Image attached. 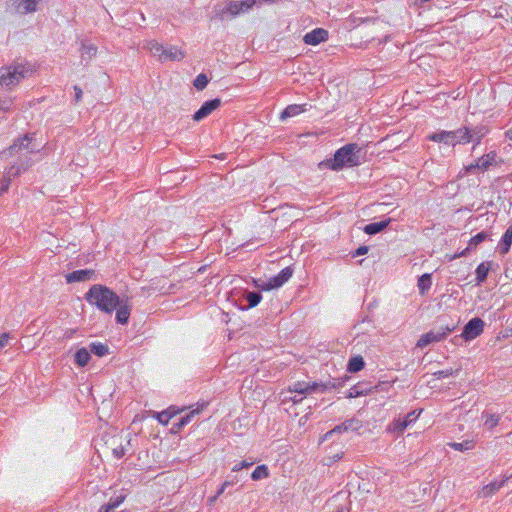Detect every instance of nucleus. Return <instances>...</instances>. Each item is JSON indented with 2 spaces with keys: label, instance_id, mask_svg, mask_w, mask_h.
Here are the masks:
<instances>
[{
  "label": "nucleus",
  "instance_id": "1",
  "mask_svg": "<svg viewBox=\"0 0 512 512\" xmlns=\"http://www.w3.org/2000/svg\"><path fill=\"white\" fill-rule=\"evenodd\" d=\"M361 148L355 144L350 143L342 146L334 153L333 158L326 159L319 163L320 169H330L333 171H340L345 167H355L361 164L359 153Z\"/></svg>",
  "mask_w": 512,
  "mask_h": 512
},
{
  "label": "nucleus",
  "instance_id": "2",
  "mask_svg": "<svg viewBox=\"0 0 512 512\" xmlns=\"http://www.w3.org/2000/svg\"><path fill=\"white\" fill-rule=\"evenodd\" d=\"M84 298L89 304L108 314L117 308L121 300L113 290L101 284L91 286Z\"/></svg>",
  "mask_w": 512,
  "mask_h": 512
},
{
  "label": "nucleus",
  "instance_id": "3",
  "mask_svg": "<svg viewBox=\"0 0 512 512\" xmlns=\"http://www.w3.org/2000/svg\"><path fill=\"white\" fill-rule=\"evenodd\" d=\"M255 0L226 1L213 7L211 20L226 21L250 10Z\"/></svg>",
  "mask_w": 512,
  "mask_h": 512
},
{
  "label": "nucleus",
  "instance_id": "4",
  "mask_svg": "<svg viewBox=\"0 0 512 512\" xmlns=\"http://www.w3.org/2000/svg\"><path fill=\"white\" fill-rule=\"evenodd\" d=\"M428 139L433 142L443 143L448 146L469 143L468 126H462L454 131H439L432 133Z\"/></svg>",
  "mask_w": 512,
  "mask_h": 512
},
{
  "label": "nucleus",
  "instance_id": "5",
  "mask_svg": "<svg viewBox=\"0 0 512 512\" xmlns=\"http://www.w3.org/2000/svg\"><path fill=\"white\" fill-rule=\"evenodd\" d=\"M35 136V133H26L23 136L17 137L13 144L7 148L6 152L11 156L16 155L21 150H26L29 154L39 153L41 148L36 145Z\"/></svg>",
  "mask_w": 512,
  "mask_h": 512
},
{
  "label": "nucleus",
  "instance_id": "6",
  "mask_svg": "<svg viewBox=\"0 0 512 512\" xmlns=\"http://www.w3.org/2000/svg\"><path fill=\"white\" fill-rule=\"evenodd\" d=\"M28 70L22 64L0 68V85L5 87L15 86L24 78Z\"/></svg>",
  "mask_w": 512,
  "mask_h": 512
},
{
  "label": "nucleus",
  "instance_id": "7",
  "mask_svg": "<svg viewBox=\"0 0 512 512\" xmlns=\"http://www.w3.org/2000/svg\"><path fill=\"white\" fill-rule=\"evenodd\" d=\"M457 328L456 324L441 326L436 330H430L427 333L421 335L416 343L417 348H424L431 343L440 342L444 340L450 333Z\"/></svg>",
  "mask_w": 512,
  "mask_h": 512
},
{
  "label": "nucleus",
  "instance_id": "8",
  "mask_svg": "<svg viewBox=\"0 0 512 512\" xmlns=\"http://www.w3.org/2000/svg\"><path fill=\"white\" fill-rule=\"evenodd\" d=\"M485 323L479 318L475 317L469 320L463 328L461 335L455 336L452 341L456 344L460 339L471 341L481 335L484 330Z\"/></svg>",
  "mask_w": 512,
  "mask_h": 512
},
{
  "label": "nucleus",
  "instance_id": "9",
  "mask_svg": "<svg viewBox=\"0 0 512 512\" xmlns=\"http://www.w3.org/2000/svg\"><path fill=\"white\" fill-rule=\"evenodd\" d=\"M362 421L356 417L345 420L343 423L336 425L333 429L325 434V439H330L334 434L347 432H358L362 428Z\"/></svg>",
  "mask_w": 512,
  "mask_h": 512
},
{
  "label": "nucleus",
  "instance_id": "10",
  "mask_svg": "<svg viewBox=\"0 0 512 512\" xmlns=\"http://www.w3.org/2000/svg\"><path fill=\"white\" fill-rule=\"evenodd\" d=\"M293 275V269L291 267H285L276 276L271 277L264 285L261 286L263 290H271L281 287L286 283Z\"/></svg>",
  "mask_w": 512,
  "mask_h": 512
},
{
  "label": "nucleus",
  "instance_id": "11",
  "mask_svg": "<svg viewBox=\"0 0 512 512\" xmlns=\"http://www.w3.org/2000/svg\"><path fill=\"white\" fill-rule=\"evenodd\" d=\"M502 164L504 160L495 151H490L476 160V166L482 171H487L491 167H500Z\"/></svg>",
  "mask_w": 512,
  "mask_h": 512
},
{
  "label": "nucleus",
  "instance_id": "12",
  "mask_svg": "<svg viewBox=\"0 0 512 512\" xmlns=\"http://www.w3.org/2000/svg\"><path fill=\"white\" fill-rule=\"evenodd\" d=\"M221 106V99L214 98L208 101H205L201 107L194 113L193 120L201 121L204 118L208 117L213 111Z\"/></svg>",
  "mask_w": 512,
  "mask_h": 512
},
{
  "label": "nucleus",
  "instance_id": "13",
  "mask_svg": "<svg viewBox=\"0 0 512 512\" xmlns=\"http://www.w3.org/2000/svg\"><path fill=\"white\" fill-rule=\"evenodd\" d=\"M96 277V272L93 269L75 270L65 275L67 283L86 282L95 280Z\"/></svg>",
  "mask_w": 512,
  "mask_h": 512
},
{
  "label": "nucleus",
  "instance_id": "14",
  "mask_svg": "<svg viewBox=\"0 0 512 512\" xmlns=\"http://www.w3.org/2000/svg\"><path fill=\"white\" fill-rule=\"evenodd\" d=\"M319 386H321L319 382L306 383L298 381L289 387V391L304 396L307 394L319 392Z\"/></svg>",
  "mask_w": 512,
  "mask_h": 512
},
{
  "label": "nucleus",
  "instance_id": "15",
  "mask_svg": "<svg viewBox=\"0 0 512 512\" xmlns=\"http://www.w3.org/2000/svg\"><path fill=\"white\" fill-rule=\"evenodd\" d=\"M328 39V31L323 28H316L303 37V41L307 45H318Z\"/></svg>",
  "mask_w": 512,
  "mask_h": 512
},
{
  "label": "nucleus",
  "instance_id": "16",
  "mask_svg": "<svg viewBox=\"0 0 512 512\" xmlns=\"http://www.w3.org/2000/svg\"><path fill=\"white\" fill-rule=\"evenodd\" d=\"M32 164H33V161L30 157H28V156L19 157L18 162L12 164L8 168L7 173L13 177L18 176L22 172L27 171L32 166Z\"/></svg>",
  "mask_w": 512,
  "mask_h": 512
},
{
  "label": "nucleus",
  "instance_id": "17",
  "mask_svg": "<svg viewBox=\"0 0 512 512\" xmlns=\"http://www.w3.org/2000/svg\"><path fill=\"white\" fill-rule=\"evenodd\" d=\"M208 405V403H202L201 405H198L195 409H192L190 412L186 413L184 416H181L177 422L173 423L172 430H180L184 426H186L188 423L191 422L193 417L195 415H198L201 413V411Z\"/></svg>",
  "mask_w": 512,
  "mask_h": 512
},
{
  "label": "nucleus",
  "instance_id": "18",
  "mask_svg": "<svg viewBox=\"0 0 512 512\" xmlns=\"http://www.w3.org/2000/svg\"><path fill=\"white\" fill-rule=\"evenodd\" d=\"M12 6L21 14H28L37 10V5L41 0H11Z\"/></svg>",
  "mask_w": 512,
  "mask_h": 512
},
{
  "label": "nucleus",
  "instance_id": "19",
  "mask_svg": "<svg viewBox=\"0 0 512 512\" xmlns=\"http://www.w3.org/2000/svg\"><path fill=\"white\" fill-rule=\"evenodd\" d=\"M489 129L485 125H477L468 127L469 143L474 142L473 150L476 145L480 144L481 140L488 134Z\"/></svg>",
  "mask_w": 512,
  "mask_h": 512
},
{
  "label": "nucleus",
  "instance_id": "20",
  "mask_svg": "<svg viewBox=\"0 0 512 512\" xmlns=\"http://www.w3.org/2000/svg\"><path fill=\"white\" fill-rule=\"evenodd\" d=\"M373 392V387L370 382H358L357 384L353 385L346 395L347 398H357L359 396L367 395L369 393Z\"/></svg>",
  "mask_w": 512,
  "mask_h": 512
},
{
  "label": "nucleus",
  "instance_id": "21",
  "mask_svg": "<svg viewBox=\"0 0 512 512\" xmlns=\"http://www.w3.org/2000/svg\"><path fill=\"white\" fill-rule=\"evenodd\" d=\"M116 321L119 324H127L131 314V306L128 304V298L121 299L120 304L117 306Z\"/></svg>",
  "mask_w": 512,
  "mask_h": 512
},
{
  "label": "nucleus",
  "instance_id": "22",
  "mask_svg": "<svg viewBox=\"0 0 512 512\" xmlns=\"http://www.w3.org/2000/svg\"><path fill=\"white\" fill-rule=\"evenodd\" d=\"M98 48L93 43L82 41L81 43V61L87 65L97 54Z\"/></svg>",
  "mask_w": 512,
  "mask_h": 512
},
{
  "label": "nucleus",
  "instance_id": "23",
  "mask_svg": "<svg viewBox=\"0 0 512 512\" xmlns=\"http://www.w3.org/2000/svg\"><path fill=\"white\" fill-rule=\"evenodd\" d=\"M145 48H147L154 57H157L159 61L165 62L166 51L165 47L158 43L156 40H150L146 43Z\"/></svg>",
  "mask_w": 512,
  "mask_h": 512
},
{
  "label": "nucleus",
  "instance_id": "24",
  "mask_svg": "<svg viewBox=\"0 0 512 512\" xmlns=\"http://www.w3.org/2000/svg\"><path fill=\"white\" fill-rule=\"evenodd\" d=\"M482 419H484V427L487 430H493L501 420V415L496 413H491L487 410L483 411L481 414Z\"/></svg>",
  "mask_w": 512,
  "mask_h": 512
},
{
  "label": "nucleus",
  "instance_id": "25",
  "mask_svg": "<svg viewBox=\"0 0 512 512\" xmlns=\"http://www.w3.org/2000/svg\"><path fill=\"white\" fill-rule=\"evenodd\" d=\"M307 109H306V104L304 105H298V104H291V105H288L280 114V119L281 120H285L287 118H290V117H294V116H297L303 112H305Z\"/></svg>",
  "mask_w": 512,
  "mask_h": 512
},
{
  "label": "nucleus",
  "instance_id": "26",
  "mask_svg": "<svg viewBox=\"0 0 512 512\" xmlns=\"http://www.w3.org/2000/svg\"><path fill=\"white\" fill-rule=\"evenodd\" d=\"M262 299V295L259 291H245L243 294V300L246 301L247 305L243 309H250L257 306Z\"/></svg>",
  "mask_w": 512,
  "mask_h": 512
},
{
  "label": "nucleus",
  "instance_id": "27",
  "mask_svg": "<svg viewBox=\"0 0 512 512\" xmlns=\"http://www.w3.org/2000/svg\"><path fill=\"white\" fill-rule=\"evenodd\" d=\"M491 266V261H485L478 265L475 271L477 284H481L486 281Z\"/></svg>",
  "mask_w": 512,
  "mask_h": 512
},
{
  "label": "nucleus",
  "instance_id": "28",
  "mask_svg": "<svg viewBox=\"0 0 512 512\" xmlns=\"http://www.w3.org/2000/svg\"><path fill=\"white\" fill-rule=\"evenodd\" d=\"M391 219L369 223L364 227V232L368 235H376L382 232L390 223Z\"/></svg>",
  "mask_w": 512,
  "mask_h": 512
},
{
  "label": "nucleus",
  "instance_id": "29",
  "mask_svg": "<svg viewBox=\"0 0 512 512\" xmlns=\"http://www.w3.org/2000/svg\"><path fill=\"white\" fill-rule=\"evenodd\" d=\"M349 377L348 376H345V378H335L333 380H330L326 383H323V382H320L319 384L321 386H319V392H325L327 390H331V389H338L340 387H343L344 384H345V381L348 380Z\"/></svg>",
  "mask_w": 512,
  "mask_h": 512
},
{
  "label": "nucleus",
  "instance_id": "30",
  "mask_svg": "<svg viewBox=\"0 0 512 512\" xmlns=\"http://www.w3.org/2000/svg\"><path fill=\"white\" fill-rule=\"evenodd\" d=\"M365 366V361L362 356L356 355L349 359L347 364V371L350 373H356L361 371Z\"/></svg>",
  "mask_w": 512,
  "mask_h": 512
},
{
  "label": "nucleus",
  "instance_id": "31",
  "mask_svg": "<svg viewBox=\"0 0 512 512\" xmlns=\"http://www.w3.org/2000/svg\"><path fill=\"white\" fill-rule=\"evenodd\" d=\"M165 50H167L166 55H164L165 61H180L185 57V52L181 49H178L176 46L170 45L168 47H165Z\"/></svg>",
  "mask_w": 512,
  "mask_h": 512
},
{
  "label": "nucleus",
  "instance_id": "32",
  "mask_svg": "<svg viewBox=\"0 0 512 512\" xmlns=\"http://www.w3.org/2000/svg\"><path fill=\"white\" fill-rule=\"evenodd\" d=\"M90 359V352L86 348H80L74 355V361L79 367H85Z\"/></svg>",
  "mask_w": 512,
  "mask_h": 512
},
{
  "label": "nucleus",
  "instance_id": "33",
  "mask_svg": "<svg viewBox=\"0 0 512 512\" xmlns=\"http://www.w3.org/2000/svg\"><path fill=\"white\" fill-rule=\"evenodd\" d=\"M511 476H506L501 481H494L491 482L483 487V494L486 497L492 496L495 492H497L501 487L504 486L505 482L510 478Z\"/></svg>",
  "mask_w": 512,
  "mask_h": 512
},
{
  "label": "nucleus",
  "instance_id": "34",
  "mask_svg": "<svg viewBox=\"0 0 512 512\" xmlns=\"http://www.w3.org/2000/svg\"><path fill=\"white\" fill-rule=\"evenodd\" d=\"M89 350L91 353L98 357H103L109 353V347L105 343L101 342H92L89 345Z\"/></svg>",
  "mask_w": 512,
  "mask_h": 512
},
{
  "label": "nucleus",
  "instance_id": "35",
  "mask_svg": "<svg viewBox=\"0 0 512 512\" xmlns=\"http://www.w3.org/2000/svg\"><path fill=\"white\" fill-rule=\"evenodd\" d=\"M431 285L432 280L430 274L425 273L419 277L417 286L421 295H424L431 288Z\"/></svg>",
  "mask_w": 512,
  "mask_h": 512
},
{
  "label": "nucleus",
  "instance_id": "36",
  "mask_svg": "<svg viewBox=\"0 0 512 512\" xmlns=\"http://www.w3.org/2000/svg\"><path fill=\"white\" fill-rule=\"evenodd\" d=\"M490 237V233L487 231H481L477 233L475 236H473L468 243V249L472 250L475 249L479 244L484 242L486 239Z\"/></svg>",
  "mask_w": 512,
  "mask_h": 512
},
{
  "label": "nucleus",
  "instance_id": "37",
  "mask_svg": "<svg viewBox=\"0 0 512 512\" xmlns=\"http://www.w3.org/2000/svg\"><path fill=\"white\" fill-rule=\"evenodd\" d=\"M448 445L456 451H466L473 449L475 443L472 440H465L463 442H452L449 443Z\"/></svg>",
  "mask_w": 512,
  "mask_h": 512
},
{
  "label": "nucleus",
  "instance_id": "38",
  "mask_svg": "<svg viewBox=\"0 0 512 512\" xmlns=\"http://www.w3.org/2000/svg\"><path fill=\"white\" fill-rule=\"evenodd\" d=\"M209 83V78L207 77L206 74L204 73H200L199 75L196 76V78L194 79L193 81V86L198 90V91H202L206 88V86L208 85Z\"/></svg>",
  "mask_w": 512,
  "mask_h": 512
},
{
  "label": "nucleus",
  "instance_id": "39",
  "mask_svg": "<svg viewBox=\"0 0 512 512\" xmlns=\"http://www.w3.org/2000/svg\"><path fill=\"white\" fill-rule=\"evenodd\" d=\"M268 475H269L268 468L265 465H259L252 472L251 478L256 481V480H260L263 478H267Z\"/></svg>",
  "mask_w": 512,
  "mask_h": 512
},
{
  "label": "nucleus",
  "instance_id": "40",
  "mask_svg": "<svg viewBox=\"0 0 512 512\" xmlns=\"http://www.w3.org/2000/svg\"><path fill=\"white\" fill-rule=\"evenodd\" d=\"M511 245H512V238L502 236V238L499 242V245H498L499 253L501 255L507 254L510 250Z\"/></svg>",
  "mask_w": 512,
  "mask_h": 512
},
{
  "label": "nucleus",
  "instance_id": "41",
  "mask_svg": "<svg viewBox=\"0 0 512 512\" xmlns=\"http://www.w3.org/2000/svg\"><path fill=\"white\" fill-rule=\"evenodd\" d=\"M457 373H458V370H454L453 368H449V369H444V370L436 371L433 375L437 379H442V378H446V377H449V376H454Z\"/></svg>",
  "mask_w": 512,
  "mask_h": 512
},
{
  "label": "nucleus",
  "instance_id": "42",
  "mask_svg": "<svg viewBox=\"0 0 512 512\" xmlns=\"http://www.w3.org/2000/svg\"><path fill=\"white\" fill-rule=\"evenodd\" d=\"M409 425L403 418H398L393 421V430L397 433H402Z\"/></svg>",
  "mask_w": 512,
  "mask_h": 512
},
{
  "label": "nucleus",
  "instance_id": "43",
  "mask_svg": "<svg viewBox=\"0 0 512 512\" xmlns=\"http://www.w3.org/2000/svg\"><path fill=\"white\" fill-rule=\"evenodd\" d=\"M422 410H413L411 412H409L405 417H403V419L406 421V423L408 425H410L411 423L415 422L418 417L420 416Z\"/></svg>",
  "mask_w": 512,
  "mask_h": 512
},
{
  "label": "nucleus",
  "instance_id": "44",
  "mask_svg": "<svg viewBox=\"0 0 512 512\" xmlns=\"http://www.w3.org/2000/svg\"><path fill=\"white\" fill-rule=\"evenodd\" d=\"M125 495H119L115 498H111L110 501L107 503L113 510L118 508L125 500Z\"/></svg>",
  "mask_w": 512,
  "mask_h": 512
},
{
  "label": "nucleus",
  "instance_id": "45",
  "mask_svg": "<svg viewBox=\"0 0 512 512\" xmlns=\"http://www.w3.org/2000/svg\"><path fill=\"white\" fill-rule=\"evenodd\" d=\"M373 392H381L388 391L389 388L392 387V384L389 381L378 382L376 385H372Z\"/></svg>",
  "mask_w": 512,
  "mask_h": 512
},
{
  "label": "nucleus",
  "instance_id": "46",
  "mask_svg": "<svg viewBox=\"0 0 512 512\" xmlns=\"http://www.w3.org/2000/svg\"><path fill=\"white\" fill-rule=\"evenodd\" d=\"M369 251V247L366 245H362L358 247L354 252H352V258H355L357 256L365 255Z\"/></svg>",
  "mask_w": 512,
  "mask_h": 512
},
{
  "label": "nucleus",
  "instance_id": "47",
  "mask_svg": "<svg viewBox=\"0 0 512 512\" xmlns=\"http://www.w3.org/2000/svg\"><path fill=\"white\" fill-rule=\"evenodd\" d=\"M172 417L173 414L169 413L168 411H163L158 415L159 421L165 424H167Z\"/></svg>",
  "mask_w": 512,
  "mask_h": 512
},
{
  "label": "nucleus",
  "instance_id": "48",
  "mask_svg": "<svg viewBox=\"0 0 512 512\" xmlns=\"http://www.w3.org/2000/svg\"><path fill=\"white\" fill-rule=\"evenodd\" d=\"M125 454H126V449H125V447L123 445H120V446H118V447L113 449V455L117 459L122 458Z\"/></svg>",
  "mask_w": 512,
  "mask_h": 512
},
{
  "label": "nucleus",
  "instance_id": "49",
  "mask_svg": "<svg viewBox=\"0 0 512 512\" xmlns=\"http://www.w3.org/2000/svg\"><path fill=\"white\" fill-rule=\"evenodd\" d=\"M73 89L75 91V102L78 103L82 99V89L78 85H75Z\"/></svg>",
  "mask_w": 512,
  "mask_h": 512
},
{
  "label": "nucleus",
  "instance_id": "50",
  "mask_svg": "<svg viewBox=\"0 0 512 512\" xmlns=\"http://www.w3.org/2000/svg\"><path fill=\"white\" fill-rule=\"evenodd\" d=\"M9 338L10 336L8 333L0 334V349L7 345Z\"/></svg>",
  "mask_w": 512,
  "mask_h": 512
},
{
  "label": "nucleus",
  "instance_id": "51",
  "mask_svg": "<svg viewBox=\"0 0 512 512\" xmlns=\"http://www.w3.org/2000/svg\"><path fill=\"white\" fill-rule=\"evenodd\" d=\"M76 332H77L76 329H66L63 334V339H66V340L72 339Z\"/></svg>",
  "mask_w": 512,
  "mask_h": 512
},
{
  "label": "nucleus",
  "instance_id": "52",
  "mask_svg": "<svg viewBox=\"0 0 512 512\" xmlns=\"http://www.w3.org/2000/svg\"><path fill=\"white\" fill-rule=\"evenodd\" d=\"M468 251H470V249H468V247H467V248H465L463 251H461V252H459V253H457V254L453 255V256L451 257V260H454V259H457V258H460V257L466 256V254H467V252H468Z\"/></svg>",
  "mask_w": 512,
  "mask_h": 512
},
{
  "label": "nucleus",
  "instance_id": "53",
  "mask_svg": "<svg viewBox=\"0 0 512 512\" xmlns=\"http://www.w3.org/2000/svg\"><path fill=\"white\" fill-rule=\"evenodd\" d=\"M228 485H230V482L225 481V482L220 486V488L218 489V491H217V493H216V494H217L218 496H220L221 494H223V493H224V491H225V489H226V487H227Z\"/></svg>",
  "mask_w": 512,
  "mask_h": 512
},
{
  "label": "nucleus",
  "instance_id": "54",
  "mask_svg": "<svg viewBox=\"0 0 512 512\" xmlns=\"http://www.w3.org/2000/svg\"><path fill=\"white\" fill-rule=\"evenodd\" d=\"M114 511L111 506H109L108 504H104L100 507L99 511L98 512H112Z\"/></svg>",
  "mask_w": 512,
  "mask_h": 512
},
{
  "label": "nucleus",
  "instance_id": "55",
  "mask_svg": "<svg viewBox=\"0 0 512 512\" xmlns=\"http://www.w3.org/2000/svg\"><path fill=\"white\" fill-rule=\"evenodd\" d=\"M304 396L301 395H295L294 397L289 398L293 403L297 404L300 403L303 400Z\"/></svg>",
  "mask_w": 512,
  "mask_h": 512
},
{
  "label": "nucleus",
  "instance_id": "56",
  "mask_svg": "<svg viewBox=\"0 0 512 512\" xmlns=\"http://www.w3.org/2000/svg\"><path fill=\"white\" fill-rule=\"evenodd\" d=\"M503 236L512 238V225L508 227Z\"/></svg>",
  "mask_w": 512,
  "mask_h": 512
},
{
  "label": "nucleus",
  "instance_id": "57",
  "mask_svg": "<svg viewBox=\"0 0 512 512\" xmlns=\"http://www.w3.org/2000/svg\"><path fill=\"white\" fill-rule=\"evenodd\" d=\"M474 169H478V166H476V161L467 167V171L471 172Z\"/></svg>",
  "mask_w": 512,
  "mask_h": 512
},
{
  "label": "nucleus",
  "instance_id": "58",
  "mask_svg": "<svg viewBox=\"0 0 512 512\" xmlns=\"http://www.w3.org/2000/svg\"><path fill=\"white\" fill-rule=\"evenodd\" d=\"M7 189H8V183H3L1 188H0V191L4 192V191H7Z\"/></svg>",
  "mask_w": 512,
  "mask_h": 512
},
{
  "label": "nucleus",
  "instance_id": "59",
  "mask_svg": "<svg viewBox=\"0 0 512 512\" xmlns=\"http://www.w3.org/2000/svg\"><path fill=\"white\" fill-rule=\"evenodd\" d=\"M219 496L216 494L215 496L211 497L209 499V502L212 504L214 501H216V499L218 498Z\"/></svg>",
  "mask_w": 512,
  "mask_h": 512
},
{
  "label": "nucleus",
  "instance_id": "60",
  "mask_svg": "<svg viewBox=\"0 0 512 512\" xmlns=\"http://www.w3.org/2000/svg\"><path fill=\"white\" fill-rule=\"evenodd\" d=\"M240 469H242L241 465H240V464H237V465H235V467L233 468V471H239Z\"/></svg>",
  "mask_w": 512,
  "mask_h": 512
},
{
  "label": "nucleus",
  "instance_id": "61",
  "mask_svg": "<svg viewBox=\"0 0 512 512\" xmlns=\"http://www.w3.org/2000/svg\"><path fill=\"white\" fill-rule=\"evenodd\" d=\"M240 465L243 468V467H248L249 464L246 463L245 461H243V462L240 463Z\"/></svg>",
  "mask_w": 512,
  "mask_h": 512
},
{
  "label": "nucleus",
  "instance_id": "62",
  "mask_svg": "<svg viewBox=\"0 0 512 512\" xmlns=\"http://www.w3.org/2000/svg\"><path fill=\"white\" fill-rule=\"evenodd\" d=\"M333 458H334V461H336V460L340 459L341 457L338 454H336Z\"/></svg>",
  "mask_w": 512,
  "mask_h": 512
},
{
  "label": "nucleus",
  "instance_id": "63",
  "mask_svg": "<svg viewBox=\"0 0 512 512\" xmlns=\"http://www.w3.org/2000/svg\"><path fill=\"white\" fill-rule=\"evenodd\" d=\"M336 512H343L342 508L337 509Z\"/></svg>",
  "mask_w": 512,
  "mask_h": 512
}]
</instances>
